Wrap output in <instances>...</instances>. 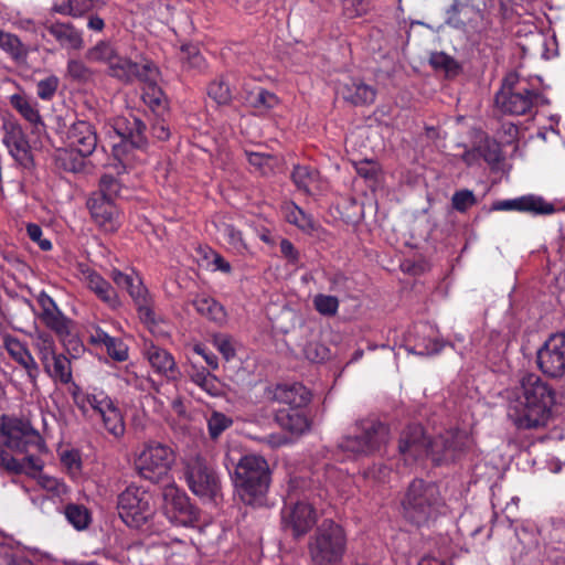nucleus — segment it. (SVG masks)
Here are the masks:
<instances>
[{
  "label": "nucleus",
  "mask_w": 565,
  "mask_h": 565,
  "mask_svg": "<svg viewBox=\"0 0 565 565\" xmlns=\"http://www.w3.org/2000/svg\"><path fill=\"white\" fill-rule=\"evenodd\" d=\"M539 370L548 379L565 377V334H552L536 352Z\"/></svg>",
  "instance_id": "16"
},
{
  "label": "nucleus",
  "mask_w": 565,
  "mask_h": 565,
  "mask_svg": "<svg viewBox=\"0 0 565 565\" xmlns=\"http://www.w3.org/2000/svg\"><path fill=\"white\" fill-rule=\"evenodd\" d=\"M85 57L88 62L107 65L108 75L125 85L142 83L148 89L145 99L151 105L161 104L164 95L158 87L160 70L151 58L137 52L121 55L109 41L97 42L87 50Z\"/></svg>",
  "instance_id": "2"
},
{
  "label": "nucleus",
  "mask_w": 565,
  "mask_h": 565,
  "mask_svg": "<svg viewBox=\"0 0 565 565\" xmlns=\"http://www.w3.org/2000/svg\"><path fill=\"white\" fill-rule=\"evenodd\" d=\"M88 156H82L77 153L75 150L67 148L58 150L57 160L63 167L64 170L71 172H79L85 167V158Z\"/></svg>",
  "instance_id": "42"
},
{
  "label": "nucleus",
  "mask_w": 565,
  "mask_h": 565,
  "mask_svg": "<svg viewBox=\"0 0 565 565\" xmlns=\"http://www.w3.org/2000/svg\"><path fill=\"white\" fill-rule=\"evenodd\" d=\"M42 321L56 333L64 334L68 332V320L58 308Z\"/></svg>",
  "instance_id": "55"
},
{
  "label": "nucleus",
  "mask_w": 565,
  "mask_h": 565,
  "mask_svg": "<svg viewBox=\"0 0 565 565\" xmlns=\"http://www.w3.org/2000/svg\"><path fill=\"white\" fill-rule=\"evenodd\" d=\"M342 14L347 19H356L367 14L371 10V0H340Z\"/></svg>",
  "instance_id": "45"
},
{
  "label": "nucleus",
  "mask_w": 565,
  "mask_h": 565,
  "mask_svg": "<svg viewBox=\"0 0 565 565\" xmlns=\"http://www.w3.org/2000/svg\"><path fill=\"white\" fill-rule=\"evenodd\" d=\"M390 439L388 427L374 418L356 422L355 434L342 438L339 447L353 455H371Z\"/></svg>",
  "instance_id": "10"
},
{
  "label": "nucleus",
  "mask_w": 565,
  "mask_h": 565,
  "mask_svg": "<svg viewBox=\"0 0 565 565\" xmlns=\"http://www.w3.org/2000/svg\"><path fill=\"white\" fill-rule=\"evenodd\" d=\"M44 28L62 49L78 51L84 46L83 32L70 22L47 20Z\"/></svg>",
  "instance_id": "23"
},
{
  "label": "nucleus",
  "mask_w": 565,
  "mask_h": 565,
  "mask_svg": "<svg viewBox=\"0 0 565 565\" xmlns=\"http://www.w3.org/2000/svg\"><path fill=\"white\" fill-rule=\"evenodd\" d=\"M0 50L15 64L25 65L38 45L25 44L18 34L0 29Z\"/></svg>",
  "instance_id": "25"
},
{
  "label": "nucleus",
  "mask_w": 565,
  "mask_h": 565,
  "mask_svg": "<svg viewBox=\"0 0 565 565\" xmlns=\"http://www.w3.org/2000/svg\"><path fill=\"white\" fill-rule=\"evenodd\" d=\"M115 131L121 138L120 142L113 148L114 158L117 163L113 169L120 175L127 169H131L146 160L147 138L145 135V122L134 115L120 117L115 121Z\"/></svg>",
  "instance_id": "4"
},
{
  "label": "nucleus",
  "mask_w": 565,
  "mask_h": 565,
  "mask_svg": "<svg viewBox=\"0 0 565 565\" xmlns=\"http://www.w3.org/2000/svg\"><path fill=\"white\" fill-rule=\"evenodd\" d=\"M43 369L55 382L67 384L72 381L71 361L63 354L55 355Z\"/></svg>",
  "instance_id": "36"
},
{
  "label": "nucleus",
  "mask_w": 565,
  "mask_h": 565,
  "mask_svg": "<svg viewBox=\"0 0 565 565\" xmlns=\"http://www.w3.org/2000/svg\"><path fill=\"white\" fill-rule=\"evenodd\" d=\"M446 22L454 29L477 34L480 38H488L492 30L489 15L469 2L455 1L447 11Z\"/></svg>",
  "instance_id": "13"
},
{
  "label": "nucleus",
  "mask_w": 565,
  "mask_h": 565,
  "mask_svg": "<svg viewBox=\"0 0 565 565\" xmlns=\"http://www.w3.org/2000/svg\"><path fill=\"white\" fill-rule=\"evenodd\" d=\"M280 252L282 256L292 265H298L300 260L299 252L296 249L294 244L284 238L280 242Z\"/></svg>",
  "instance_id": "61"
},
{
  "label": "nucleus",
  "mask_w": 565,
  "mask_h": 565,
  "mask_svg": "<svg viewBox=\"0 0 565 565\" xmlns=\"http://www.w3.org/2000/svg\"><path fill=\"white\" fill-rule=\"evenodd\" d=\"M402 507L404 516L418 526L428 524L445 513L438 486L423 479H416L408 486Z\"/></svg>",
  "instance_id": "6"
},
{
  "label": "nucleus",
  "mask_w": 565,
  "mask_h": 565,
  "mask_svg": "<svg viewBox=\"0 0 565 565\" xmlns=\"http://www.w3.org/2000/svg\"><path fill=\"white\" fill-rule=\"evenodd\" d=\"M110 277L117 287L127 290L132 298L140 320L148 327L154 324L156 319L152 310V301L142 280L137 275L125 274L118 269H114Z\"/></svg>",
  "instance_id": "17"
},
{
  "label": "nucleus",
  "mask_w": 565,
  "mask_h": 565,
  "mask_svg": "<svg viewBox=\"0 0 565 565\" xmlns=\"http://www.w3.org/2000/svg\"><path fill=\"white\" fill-rule=\"evenodd\" d=\"M546 103L545 98L535 90L518 86L515 88L503 86L495 95L497 106L505 114L524 115L535 105Z\"/></svg>",
  "instance_id": "18"
},
{
  "label": "nucleus",
  "mask_w": 565,
  "mask_h": 565,
  "mask_svg": "<svg viewBox=\"0 0 565 565\" xmlns=\"http://www.w3.org/2000/svg\"><path fill=\"white\" fill-rule=\"evenodd\" d=\"M4 142L11 156L22 166L26 167L32 162L30 145L19 126H12L6 135Z\"/></svg>",
  "instance_id": "29"
},
{
  "label": "nucleus",
  "mask_w": 565,
  "mask_h": 565,
  "mask_svg": "<svg viewBox=\"0 0 565 565\" xmlns=\"http://www.w3.org/2000/svg\"><path fill=\"white\" fill-rule=\"evenodd\" d=\"M247 102L252 107L263 111L276 107L279 103V99L274 93L264 88H258L257 92L250 93L248 95Z\"/></svg>",
  "instance_id": "44"
},
{
  "label": "nucleus",
  "mask_w": 565,
  "mask_h": 565,
  "mask_svg": "<svg viewBox=\"0 0 565 565\" xmlns=\"http://www.w3.org/2000/svg\"><path fill=\"white\" fill-rule=\"evenodd\" d=\"M9 100L10 105L31 125L42 124L35 100L21 93L11 95Z\"/></svg>",
  "instance_id": "34"
},
{
  "label": "nucleus",
  "mask_w": 565,
  "mask_h": 565,
  "mask_svg": "<svg viewBox=\"0 0 565 565\" xmlns=\"http://www.w3.org/2000/svg\"><path fill=\"white\" fill-rule=\"evenodd\" d=\"M163 513L175 526H194L199 521V511L190 502L185 492L174 486L163 490Z\"/></svg>",
  "instance_id": "15"
},
{
  "label": "nucleus",
  "mask_w": 565,
  "mask_h": 565,
  "mask_svg": "<svg viewBox=\"0 0 565 565\" xmlns=\"http://www.w3.org/2000/svg\"><path fill=\"white\" fill-rule=\"evenodd\" d=\"M184 478L189 489L205 501L216 502L221 495V480L214 468L200 455L184 461Z\"/></svg>",
  "instance_id": "11"
},
{
  "label": "nucleus",
  "mask_w": 565,
  "mask_h": 565,
  "mask_svg": "<svg viewBox=\"0 0 565 565\" xmlns=\"http://www.w3.org/2000/svg\"><path fill=\"white\" fill-rule=\"evenodd\" d=\"M292 180L299 190L312 193L318 189L319 173L307 166H297L292 172Z\"/></svg>",
  "instance_id": "37"
},
{
  "label": "nucleus",
  "mask_w": 565,
  "mask_h": 565,
  "mask_svg": "<svg viewBox=\"0 0 565 565\" xmlns=\"http://www.w3.org/2000/svg\"><path fill=\"white\" fill-rule=\"evenodd\" d=\"M33 347L42 365L49 363L55 355H57L55 352V342L49 334L39 333L33 339Z\"/></svg>",
  "instance_id": "41"
},
{
  "label": "nucleus",
  "mask_w": 565,
  "mask_h": 565,
  "mask_svg": "<svg viewBox=\"0 0 565 565\" xmlns=\"http://www.w3.org/2000/svg\"><path fill=\"white\" fill-rule=\"evenodd\" d=\"M105 6L102 0H53L51 11L57 14L81 18Z\"/></svg>",
  "instance_id": "28"
},
{
  "label": "nucleus",
  "mask_w": 565,
  "mask_h": 565,
  "mask_svg": "<svg viewBox=\"0 0 565 565\" xmlns=\"http://www.w3.org/2000/svg\"><path fill=\"white\" fill-rule=\"evenodd\" d=\"M142 354L156 374L171 382L178 381L181 377V371L177 365L174 356L167 349L146 340Z\"/></svg>",
  "instance_id": "20"
},
{
  "label": "nucleus",
  "mask_w": 565,
  "mask_h": 565,
  "mask_svg": "<svg viewBox=\"0 0 565 565\" xmlns=\"http://www.w3.org/2000/svg\"><path fill=\"white\" fill-rule=\"evenodd\" d=\"M233 424L231 417L221 412H213L207 418V430L212 439H217L223 431L230 428Z\"/></svg>",
  "instance_id": "46"
},
{
  "label": "nucleus",
  "mask_w": 565,
  "mask_h": 565,
  "mask_svg": "<svg viewBox=\"0 0 565 565\" xmlns=\"http://www.w3.org/2000/svg\"><path fill=\"white\" fill-rule=\"evenodd\" d=\"M58 78L55 75L47 76L36 84V94L42 100H50L58 87Z\"/></svg>",
  "instance_id": "54"
},
{
  "label": "nucleus",
  "mask_w": 565,
  "mask_h": 565,
  "mask_svg": "<svg viewBox=\"0 0 565 565\" xmlns=\"http://www.w3.org/2000/svg\"><path fill=\"white\" fill-rule=\"evenodd\" d=\"M223 237L228 246V249L239 256L250 253V248L246 243L243 233L231 224L224 225Z\"/></svg>",
  "instance_id": "39"
},
{
  "label": "nucleus",
  "mask_w": 565,
  "mask_h": 565,
  "mask_svg": "<svg viewBox=\"0 0 565 565\" xmlns=\"http://www.w3.org/2000/svg\"><path fill=\"white\" fill-rule=\"evenodd\" d=\"M313 306L323 316H334L339 308V300L334 296L319 294L313 298Z\"/></svg>",
  "instance_id": "51"
},
{
  "label": "nucleus",
  "mask_w": 565,
  "mask_h": 565,
  "mask_svg": "<svg viewBox=\"0 0 565 565\" xmlns=\"http://www.w3.org/2000/svg\"><path fill=\"white\" fill-rule=\"evenodd\" d=\"M262 440L271 448H279L290 445L295 439L285 433H273L265 436Z\"/></svg>",
  "instance_id": "59"
},
{
  "label": "nucleus",
  "mask_w": 565,
  "mask_h": 565,
  "mask_svg": "<svg viewBox=\"0 0 565 565\" xmlns=\"http://www.w3.org/2000/svg\"><path fill=\"white\" fill-rule=\"evenodd\" d=\"M110 335L98 326H92L88 330V340L94 345H106Z\"/></svg>",
  "instance_id": "63"
},
{
  "label": "nucleus",
  "mask_w": 565,
  "mask_h": 565,
  "mask_svg": "<svg viewBox=\"0 0 565 565\" xmlns=\"http://www.w3.org/2000/svg\"><path fill=\"white\" fill-rule=\"evenodd\" d=\"M468 443L467 434L461 430H447L433 440H428L420 425H412L403 431L398 449L406 463L429 456L439 465L457 459Z\"/></svg>",
  "instance_id": "3"
},
{
  "label": "nucleus",
  "mask_w": 565,
  "mask_h": 565,
  "mask_svg": "<svg viewBox=\"0 0 565 565\" xmlns=\"http://www.w3.org/2000/svg\"><path fill=\"white\" fill-rule=\"evenodd\" d=\"M107 354L117 362L128 359V345L119 338L110 337L105 345Z\"/></svg>",
  "instance_id": "52"
},
{
  "label": "nucleus",
  "mask_w": 565,
  "mask_h": 565,
  "mask_svg": "<svg viewBox=\"0 0 565 565\" xmlns=\"http://www.w3.org/2000/svg\"><path fill=\"white\" fill-rule=\"evenodd\" d=\"M207 94L218 105H226L232 99L230 86L222 78L211 82L207 88Z\"/></svg>",
  "instance_id": "49"
},
{
  "label": "nucleus",
  "mask_w": 565,
  "mask_h": 565,
  "mask_svg": "<svg viewBox=\"0 0 565 565\" xmlns=\"http://www.w3.org/2000/svg\"><path fill=\"white\" fill-rule=\"evenodd\" d=\"M345 551V532L331 520L323 521L308 542L311 565H340Z\"/></svg>",
  "instance_id": "8"
},
{
  "label": "nucleus",
  "mask_w": 565,
  "mask_h": 565,
  "mask_svg": "<svg viewBox=\"0 0 565 565\" xmlns=\"http://www.w3.org/2000/svg\"><path fill=\"white\" fill-rule=\"evenodd\" d=\"M305 353L309 360L320 362L327 359L328 349L322 344L309 343L305 349Z\"/></svg>",
  "instance_id": "60"
},
{
  "label": "nucleus",
  "mask_w": 565,
  "mask_h": 565,
  "mask_svg": "<svg viewBox=\"0 0 565 565\" xmlns=\"http://www.w3.org/2000/svg\"><path fill=\"white\" fill-rule=\"evenodd\" d=\"M191 381L202 391L212 397L222 395V385L215 375L206 371L204 367L198 370L190 375Z\"/></svg>",
  "instance_id": "38"
},
{
  "label": "nucleus",
  "mask_w": 565,
  "mask_h": 565,
  "mask_svg": "<svg viewBox=\"0 0 565 565\" xmlns=\"http://www.w3.org/2000/svg\"><path fill=\"white\" fill-rule=\"evenodd\" d=\"M265 397L268 401L286 404L289 409L303 408L310 399V392L300 383L277 384L266 387Z\"/></svg>",
  "instance_id": "21"
},
{
  "label": "nucleus",
  "mask_w": 565,
  "mask_h": 565,
  "mask_svg": "<svg viewBox=\"0 0 565 565\" xmlns=\"http://www.w3.org/2000/svg\"><path fill=\"white\" fill-rule=\"evenodd\" d=\"M122 181L115 177L111 172L103 174L99 181L100 194L98 196L114 200L119 195Z\"/></svg>",
  "instance_id": "47"
},
{
  "label": "nucleus",
  "mask_w": 565,
  "mask_h": 565,
  "mask_svg": "<svg viewBox=\"0 0 565 565\" xmlns=\"http://www.w3.org/2000/svg\"><path fill=\"white\" fill-rule=\"evenodd\" d=\"M24 465V470L28 475L32 476L33 478H36L38 473H42V462L41 460L35 456H25L24 459L21 461Z\"/></svg>",
  "instance_id": "64"
},
{
  "label": "nucleus",
  "mask_w": 565,
  "mask_h": 565,
  "mask_svg": "<svg viewBox=\"0 0 565 565\" xmlns=\"http://www.w3.org/2000/svg\"><path fill=\"white\" fill-rule=\"evenodd\" d=\"M88 207L95 222L105 231L113 232L118 227V211L113 200L102 196L88 201Z\"/></svg>",
  "instance_id": "26"
},
{
  "label": "nucleus",
  "mask_w": 565,
  "mask_h": 565,
  "mask_svg": "<svg viewBox=\"0 0 565 565\" xmlns=\"http://www.w3.org/2000/svg\"><path fill=\"white\" fill-rule=\"evenodd\" d=\"M181 53V58L185 66L196 70H202L205 66V60L203 55L194 45H182Z\"/></svg>",
  "instance_id": "50"
},
{
  "label": "nucleus",
  "mask_w": 565,
  "mask_h": 565,
  "mask_svg": "<svg viewBox=\"0 0 565 565\" xmlns=\"http://www.w3.org/2000/svg\"><path fill=\"white\" fill-rule=\"evenodd\" d=\"M175 455L166 444L150 440L145 443L135 458V468L146 480L158 483L169 477Z\"/></svg>",
  "instance_id": "9"
},
{
  "label": "nucleus",
  "mask_w": 565,
  "mask_h": 565,
  "mask_svg": "<svg viewBox=\"0 0 565 565\" xmlns=\"http://www.w3.org/2000/svg\"><path fill=\"white\" fill-rule=\"evenodd\" d=\"M0 433L4 446L19 454H26L31 447L41 446V437L30 424L18 418L1 417Z\"/></svg>",
  "instance_id": "14"
},
{
  "label": "nucleus",
  "mask_w": 565,
  "mask_h": 565,
  "mask_svg": "<svg viewBox=\"0 0 565 565\" xmlns=\"http://www.w3.org/2000/svg\"><path fill=\"white\" fill-rule=\"evenodd\" d=\"M193 306L198 313L215 323H223L226 320L224 307L210 296H196L193 300Z\"/></svg>",
  "instance_id": "33"
},
{
  "label": "nucleus",
  "mask_w": 565,
  "mask_h": 565,
  "mask_svg": "<svg viewBox=\"0 0 565 565\" xmlns=\"http://www.w3.org/2000/svg\"><path fill=\"white\" fill-rule=\"evenodd\" d=\"M477 203L476 196L470 190L456 191L451 198L452 207L458 212H466Z\"/></svg>",
  "instance_id": "53"
},
{
  "label": "nucleus",
  "mask_w": 565,
  "mask_h": 565,
  "mask_svg": "<svg viewBox=\"0 0 565 565\" xmlns=\"http://www.w3.org/2000/svg\"><path fill=\"white\" fill-rule=\"evenodd\" d=\"M215 348L224 356L225 360H231L235 355V349L232 340L226 335H216L213 340Z\"/></svg>",
  "instance_id": "58"
},
{
  "label": "nucleus",
  "mask_w": 565,
  "mask_h": 565,
  "mask_svg": "<svg viewBox=\"0 0 565 565\" xmlns=\"http://www.w3.org/2000/svg\"><path fill=\"white\" fill-rule=\"evenodd\" d=\"M316 521L315 509L306 502L287 505L281 511L282 527L295 537L305 535L315 525Z\"/></svg>",
  "instance_id": "19"
},
{
  "label": "nucleus",
  "mask_w": 565,
  "mask_h": 565,
  "mask_svg": "<svg viewBox=\"0 0 565 565\" xmlns=\"http://www.w3.org/2000/svg\"><path fill=\"white\" fill-rule=\"evenodd\" d=\"M478 149L481 150V157L486 162L497 163L500 161V147L495 141L486 139Z\"/></svg>",
  "instance_id": "56"
},
{
  "label": "nucleus",
  "mask_w": 565,
  "mask_h": 565,
  "mask_svg": "<svg viewBox=\"0 0 565 565\" xmlns=\"http://www.w3.org/2000/svg\"><path fill=\"white\" fill-rule=\"evenodd\" d=\"M65 76L72 82L78 84H88L94 81L95 72L83 61L71 58L66 64Z\"/></svg>",
  "instance_id": "40"
},
{
  "label": "nucleus",
  "mask_w": 565,
  "mask_h": 565,
  "mask_svg": "<svg viewBox=\"0 0 565 565\" xmlns=\"http://www.w3.org/2000/svg\"><path fill=\"white\" fill-rule=\"evenodd\" d=\"M66 520L76 529L84 530L88 526L90 516L88 510L78 504H67L64 511Z\"/></svg>",
  "instance_id": "43"
},
{
  "label": "nucleus",
  "mask_w": 565,
  "mask_h": 565,
  "mask_svg": "<svg viewBox=\"0 0 565 565\" xmlns=\"http://www.w3.org/2000/svg\"><path fill=\"white\" fill-rule=\"evenodd\" d=\"M275 420L279 427L288 431L294 439L310 429V422L303 408L279 409L275 415Z\"/></svg>",
  "instance_id": "27"
},
{
  "label": "nucleus",
  "mask_w": 565,
  "mask_h": 565,
  "mask_svg": "<svg viewBox=\"0 0 565 565\" xmlns=\"http://www.w3.org/2000/svg\"><path fill=\"white\" fill-rule=\"evenodd\" d=\"M234 482L245 504L256 503L269 488L270 470L267 460L254 454L243 456L236 465Z\"/></svg>",
  "instance_id": "7"
},
{
  "label": "nucleus",
  "mask_w": 565,
  "mask_h": 565,
  "mask_svg": "<svg viewBox=\"0 0 565 565\" xmlns=\"http://www.w3.org/2000/svg\"><path fill=\"white\" fill-rule=\"evenodd\" d=\"M120 519L130 527H140L152 515L151 495L143 488L128 486L117 500Z\"/></svg>",
  "instance_id": "12"
},
{
  "label": "nucleus",
  "mask_w": 565,
  "mask_h": 565,
  "mask_svg": "<svg viewBox=\"0 0 565 565\" xmlns=\"http://www.w3.org/2000/svg\"><path fill=\"white\" fill-rule=\"evenodd\" d=\"M26 233H28V236L30 237V239L38 243V245L40 246V248L42 250H50L52 248V243L46 238H42L43 231L38 224H35V223L28 224Z\"/></svg>",
  "instance_id": "57"
},
{
  "label": "nucleus",
  "mask_w": 565,
  "mask_h": 565,
  "mask_svg": "<svg viewBox=\"0 0 565 565\" xmlns=\"http://www.w3.org/2000/svg\"><path fill=\"white\" fill-rule=\"evenodd\" d=\"M555 388L533 372L523 373L505 392L507 417L522 430L547 426L556 405Z\"/></svg>",
  "instance_id": "1"
},
{
  "label": "nucleus",
  "mask_w": 565,
  "mask_h": 565,
  "mask_svg": "<svg viewBox=\"0 0 565 565\" xmlns=\"http://www.w3.org/2000/svg\"><path fill=\"white\" fill-rule=\"evenodd\" d=\"M4 348L8 354L26 372L29 381L36 386L40 369L29 349L17 338L7 337Z\"/></svg>",
  "instance_id": "24"
},
{
  "label": "nucleus",
  "mask_w": 565,
  "mask_h": 565,
  "mask_svg": "<svg viewBox=\"0 0 565 565\" xmlns=\"http://www.w3.org/2000/svg\"><path fill=\"white\" fill-rule=\"evenodd\" d=\"M340 93L347 102L355 106L370 105L376 98L375 88L359 81H351L342 85Z\"/></svg>",
  "instance_id": "31"
},
{
  "label": "nucleus",
  "mask_w": 565,
  "mask_h": 565,
  "mask_svg": "<svg viewBox=\"0 0 565 565\" xmlns=\"http://www.w3.org/2000/svg\"><path fill=\"white\" fill-rule=\"evenodd\" d=\"M85 280L88 288L111 309L120 306V300L113 286L96 271L85 273Z\"/></svg>",
  "instance_id": "30"
},
{
  "label": "nucleus",
  "mask_w": 565,
  "mask_h": 565,
  "mask_svg": "<svg viewBox=\"0 0 565 565\" xmlns=\"http://www.w3.org/2000/svg\"><path fill=\"white\" fill-rule=\"evenodd\" d=\"M282 212L288 223L297 226L300 231L307 234H312L319 228L318 223L312 218V216L307 214L292 202L285 203Z\"/></svg>",
  "instance_id": "32"
},
{
  "label": "nucleus",
  "mask_w": 565,
  "mask_h": 565,
  "mask_svg": "<svg viewBox=\"0 0 565 565\" xmlns=\"http://www.w3.org/2000/svg\"><path fill=\"white\" fill-rule=\"evenodd\" d=\"M0 463L9 471L22 472L24 465L6 450L0 452Z\"/></svg>",
  "instance_id": "62"
},
{
  "label": "nucleus",
  "mask_w": 565,
  "mask_h": 565,
  "mask_svg": "<svg viewBox=\"0 0 565 565\" xmlns=\"http://www.w3.org/2000/svg\"><path fill=\"white\" fill-rule=\"evenodd\" d=\"M35 479L42 489L52 493L54 497L61 498L68 491L66 484L55 477H51L42 472L38 473Z\"/></svg>",
  "instance_id": "48"
},
{
  "label": "nucleus",
  "mask_w": 565,
  "mask_h": 565,
  "mask_svg": "<svg viewBox=\"0 0 565 565\" xmlns=\"http://www.w3.org/2000/svg\"><path fill=\"white\" fill-rule=\"evenodd\" d=\"M67 146L82 156H90L97 147V134L92 124L75 121L67 130Z\"/></svg>",
  "instance_id": "22"
},
{
  "label": "nucleus",
  "mask_w": 565,
  "mask_h": 565,
  "mask_svg": "<svg viewBox=\"0 0 565 565\" xmlns=\"http://www.w3.org/2000/svg\"><path fill=\"white\" fill-rule=\"evenodd\" d=\"M72 398L83 415L98 419L108 434L115 438L124 436L126 430L124 414L106 392L98 388L83 391L75 386Z\"/></svg>",
  "instance_id": "5"
},
{
  "label": "nucleus",
  "mask_w": 565,
  "mask_h": 565,
  "mask_svg": "<svg viewBox=\"0 0 565 565\" xmlns=\"http://www.w3.org/2000/svg\"><path fill=\"white\" fill-rule=\"evenodd\" d=\"M556 209L553 203L535 194L520 196V213H527L533 216L551 215Z\"/></svg>",
  "instance_id": "35"
}]
</instances>
